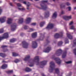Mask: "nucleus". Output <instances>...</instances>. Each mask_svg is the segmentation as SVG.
I'll return each mask as SVG.
<instances>
[{
  "mask_svg": "<svg viewBox=\"0 0 76 76\" xmlns=\"http://www.w3.org/2000/svg\"><path fill=\"white\" fill-rule=\"evenodd\" d=\"M9 37V34L8 33H4L3 35V36L0 37V41H1L3 39H5L6 38H7Z\"/></svg>",
  "mask_w": 76,
  "mask_h": 76,
  "instance_id": "3",
  "label": "nucleus"
},
{
  "mask_svg": "<svg viewBox=\"0 0 76 76\" xmlns=\"http://www.w3.org/2000/svg\"><path fill=\"white\" fill-rule=\"evenodd\" d=\"M25 70L26 72H31L32 70L28 67H27L26 68Z\"/></svg>",
  "mask_w": 76,
  "mask_h": 76,
  "instance_id": "29",
  "label": "nucleus"
},
{
  "mask_svg": "<svg viewBox=\"0 0 76 76\" xmlns=\"http://www.w3.org/2000/svg\"><path fill=\"white\" fill-rule=\"evenodd\" d=\"M38 46V45L36 41H33L32 42V48H36Z\"/></svg>",
  "mask_w": 76,
  "mask_h": 76,
  "instance_id": "9",
  "label": "nucleus"
},
{
  "mask_svg": "<svg viewBox=\"0 0 76 76\" xmlns=\"http://www.w3.org/2000/svg\"><path fill=\"white\" fill-rule=\"evenodd\" d=\"M10 5L11 6H12V3H10Z\"/></svg>",
  "mask_w": 76,
  "mask_h": 76,
  "instance_id": "60",
  "label": "nucleus"
},
{
  "mask_svg": "<svg viewBox=\"0 0 76 76\" xmlns=\"http://www.w3.org/2000/svg\"><path fill=\"white\" fill-rule=\"evenodd\" d=\"M55 71L56 73L57 74V75H58V74L59 73V70H58V69H55Z\"/></svg>",
  "mask_w": 76,
  "mask_h": 76,
  "instance_id": "36",
  "label": "nucleus"
},
{
  "mask_svg": "<svg viewBox=\"0 0 76 76\" xmlns=\"http://www.w3.org/2000/svg\"><path fill=\"white\" fill-rule=\"evenodd\" d=\"M73 21H71L69 24V25H72L73 23Z\"/></svg>",
  "mask_w": 76,
  "mask_h": 76,
  "instance_id": "54",
  "label": "nucleus"
},
{
  "mask_svg": "<svg viewBox=\"0 0 76 76\" xmlns=\"http://www.w3.org/2000/svg\"><path fill=\"white\" fill-rule=\"evenodd\" d=\"M28 63H30V64H31L30 65H29V66H30V67H33V66H34V62H30V61H28Z\"/></svg>",
  "mask_w": 76,
  "mask_h": 76,
  "instance_id": "34",
  "label": "nucleus"
},
{
  "mask_svg": "<svg viewBox=\"0 0 76 76\" xmlns=\"http://www.w3.org/2000/svg\"><path fill=\"white\" fill-rule=\"evenodd\" d=\"M54 58V60L56 61L57 64H60V63H61V60H60V58Z\"/></svg>",
  "mask_w": 76,
  "mask_h": 76,
  "instance_id": "10",
  "label": "nucleus"
},
{
  "mask_svg": "<svg viewBox=\"0 0 76 76\" xmlns=\"http://www.w3.org/2000/svg\"><path fill=\"white\" fill-rule=\"evenodd\" d=\"M1 12H2V9H0V15H1Z\"/></svg>",
  "mask_w": 76,
  "mask_h": 76,
  "instance_id": "56",
  "label": "nucleus"
},
{
  "mask_svg": "<svg viewBox=\"0 0 76 76\" xmlns=\"http://www.w3.org/2000/svg\"><path fill=\"white\" fill-rule=\"evenodd\" d=\"M4 32V29L2 28L0 29V34H3Z\"/></svg>",
  "mask_w": 76,
  "mask_h": 76,
  "instance_id": "38",
  "label": "nucleus"
},
{
  "mask_svg": "<svg viewBox=\"0 0 76 76\" xmlns=\"http://www.w3.org/2000/svg\"><path fill=\"white\" fill-rule=\"evenodd\" d=\"M23 22V18H21L19 20L18 23H22Z\"/></svg>",
  "mask_w": 76,
  "mask_h": 76,
  "instance_id": "28",
  "label": "nucleus"
},
{
  "mask_svg": "<svg viewBox=\"0 0 76 76\" xmlns=\"http://www.w3.org/2000/svg\"><path fill=\"white\" fill-rule=\"evenodd\" d=\"M40 36L39 38L37 39V41H42L44 39V38H45L44 34H40Z\"/></svg>",
  "mask_w": 76,
  "mask_h": 76,
  "instance_id": "5",
  "label": "nucleus"
},
{
  "mask_svg": "<svg viewBox=\"0 0 76 76\" xmlns=\"http://www.w3.org/2000/svg\"><path fill=\"white\" fill-rule=\"evenodd\" d=\"M20 36H21V37H23V33H22L20 34Z\"/></svg>",
  "mask_w": 76,
  "mask_h": 76,
  "instance_id": "57",
  "label": "nucleus"
},
{
  "mask_svg": "<svg viewBox=\"0 0 76 76\" xmlns=\"http://www.w3.org/2000/svg\"><path fill=\"white\" fill-rule=\"evenodd\" d=\"M28 26H25L24 27V29H27L28 28Z\"/></svg>",
  "mask_w": 76,
  "mask_h": 76,
  "instance_id": "44",
  "label": "nucleus"
},
{
  "mask_svg": "<svg viewBox=\"0 0 76 76\" xmlns=\"http://www.w3.org/2000/svg\"><path fill=\"white\" fill-rule=\"evenodd\" d=\"M31 18H27L26 20V24H28L31 22Z\"/></svg>",
  "mask_w": 76,
  "mask_h": 76,
  "instance_id": "17",
  "label": "nucleus"
},
{
  "mask_svg": "<svg viewBox=\"0 0 76 76\" xmlns=\"http://www.w3.org/2000/svg\"><path fill=\"white\" fill-rule=\"evenodd\" d=\"M11 27L12 31H14L16 30V24L15 23L12 24L11 26Z\"/></svg>",
  "mask_w": 76,
  "mask_h": 76,
  "instance_id": "8",
  "label": "nucleus"
},
{
  "mask_svg": "<svg viewBox=\"0 0 76 76\" xmlns=\"http://www.w3.org/2000/svg\"><path fill=\"white\" fill-rule=\"evenodd\" d=\"M50 68L49 69V71L50 73H52L54 69V68H55V64L53 61L50 62Z\"/></svg>",
  "mask_w": 76,
  "mask_h": 76,
  "instance_id": "2",
  "label": "nucleus"
},
{
  "mask_svg": "<svg viewBox=\"0 0 76 76\" xmlns=\"http://www.w3.org/2000/svg\"><path fill=\"white\" fill-rule=\"evenodd\" d=\"M74 2H76V0H73Z\"/></svg>",
  "mask_w": 76,
  "mask_h": 76,
  "instance_id": "64",
  "label": "nucleus"
},
{
  "mask_svg": "<svg viewBox=\"0 0 76 76\" xmlns=\"http://www.w3.org/2000/svg\"><path fill=\"white\" fill-rule=\"evenodd\" d=\"M54 38L56 39H57L59 38L60 37V35L58 33H56L54 35Z\"/></svg>",
  "mask_w": 76,
  "mask_h": 76,
  "instance_id": "19",
  "label": "nucleus"
},
{
  "mask_svg": "<svg viewBox=\"0 0 76 76\" xmlns=\"http://www.w3.org/2000/svg\"><path fill=\"white\" fill-rule=\"evenodd\" d=\"M66 64H71V63H72V61H69L67 62H66Z\"/></svg>",
  "mask_w": 76,
  "mask_h": 76,
  "instance_id": "43",
  "label": "nucleus"
},
{
  "mask_svg": "<svg viewBox=\"0 0 76 76\" xmlns=\"http://www.w3.org/2000/svg\"><path fill=\"white\" fill-rule=\"evenodd\" d=\"M16 41V39L13 38L12 39H11L10 40V42H11V43H13V42H15Z\"/></svg>",
  "mask_w": 76,
  "mask_h": 76,
  "instance_id": "23",
  "label": "nucleus"
},
{
  "mask_svg": "<svg viewBox=\"0 0 76 76\" xmlns=\"http://www.w3.org/2000/svg\"><path fill=\"white\" fill-rule=\"evenodd\" d=\"M17 5L18 7H21V4L20 3H17Z\"/></svg>",
  "mask_w": 76,
  "mask_h": 76,
  "instance_id": "48",
  "label": "nucleus"
},
{
  "mask_svg": "<svg viewBox=\"0 0 76 76\" xmlns=\"http://www.w3.org/2000/svg\"><path fill=\"white\" fill-rule=\"evenodd\" d=\"M31 25L33 26H35L36 25V23H33L31 24Z\"/></svg>",
  "mask_w": 76,
  "mask_h": 76,
  "instance_id": "50",
  "label": "nucleus"
},
{
  "mask_svg": "<svg viewBox=\"0 0 76 76\" xmlns=\"http://www.w3.org/2000/svg\"><path fill=\"white\" fill-rule=\"evenodd\" d=\"M66 9H68L69 11H70L71 10V7H69L66 8Z\"/></svg>",
  "mask_w": 76,
  "mask_h": 76,
  "instance_id": "46",
  "label": "nucleus"
},
{
  "mask_svg": "<svg viewBox=\"0 0 76 76\" xmlns=\"http://www.w3.org/2000/svg\"><path fill=\"white\" fill-rule=\"evenodd\" d=\"M72 75V72H70L67 76H71Z\"/></svg>",
  "mask_w": 76,
  "mask_h": 76,
  "instance_id": "53",
  "label": "nucleus"
},
{
  "mask_svg": "<svg viewBox=\"0 0 76 76\" xmlns=\"http://www.w3.org/2000/svg\"><path fill=\"white\" fill-rule=\"evenodd\" d=\"M19 59H16L14 61V62L15 63H18V62H19Z\"/></svg>",
  "mask_w": 76,
  "mask_h": 76,
  "instance_id": "41",
  "label": "nucleus"
},
{
  "mask_svg": "<svg viewBox=\"0 0 76 76\" xmlns=\"http://www.w3.org/2000/svg\"><path fill=\"white\" fill-rule=\"evenodd\" d=\"M63 13H64V11H62L61 12V14L62 15H63Z\"/></svg>",
  "mask_w": 76,
  "mask_h": 76,
  "instance_id": "59",
  "label": "nucleus"
},
{
  "mask_svg": "<svg viewBox=\"0 0 76 76\" xmlns=\"http://www.w3.org/2000/svg\"><path fill=\"white\" fill-rule=\"evenodd\" d=\"M63 44V42L61 41L58 42V46H61Z\"/></svg>",
  "mask_w": 76,
  "mask_h": 76,
  "instance_id": "37",
  "label": "nucleus"
},
{
  "mask_svg": "<svg viewBox=\"0 0 76 76\" xmlns=\"http://www.w3.org/2000/svg\"><path fill=\"white\" fill-rule=\"evenodd\" d=\"M45 23V22L44 21L41 22L40 24V27H42L44 26Z\"/></svg>",
  "mask_w": 76,
  "mask_h": 76,
  "instance_id": "32",
  "label": "nucleus"
},
{
  "mask_svg": "<svg viewBox=\"0 0 76 76\" xmlns=\"http://www.w3.org/2000/svg\"><path fill=\"white\" fill-rule=\"evenodd\" d=\"M22 44L23 45V47L24 48H27L29 45V44L26 41H23L22 42Z\"/></svg>",
  "mask_w": 76,
  "mask_h": 76,
  "instance_id": "4",
  "label": "nucleus"
},
{
  "mask_svg": "<svg viewBox=\"0 0 76 76\" xmlns=\"http://www.w3.org/2000/svg\"><path fill=\"white\" fill-rule=\"evenodd\" d=\"M20 2V3H23V4H26V2L25 1H23V0H18Z\"/></svg>",
  "mask_w": 76,
  "mask_h": 76,
  "instance_id": "35",
  "label": "nucleus"
},
{
  "mask_svg": "<svg viewBox=\"0 0 76 76\" xmlns=\"http://www.w3.org/2000/svg\"><path fill=\"white\" fill-rule=\"evenodd\" d=\"M0 56L2 57V58H4L6 56V55L3 53H0Z\"/></svg>",
  "mask_w": 76,
  "mask_h": 76,
  "instance_id": "27",
  "label": "nucleus"
},
{
  "mask_svg": "<svg viewBox=\"0 0 76 76\" xmlns=\"http://www.w3.org/2000/svg\"><path fill=\"white\" fill-rule=\"evenodd\" d=\"M2 63H6V62L5 61H4V60L2 61Z\"/></svg>",
  "mask_w": 76,
  "mask_h": 76,
  "instance_id": "63",
  "label": "nucleus"
},
{
  "mask_svg": "<svg viewBox=\"0 0 76 76\" xmlns=\"http://www.w3.org/2000/svg\"><path fill=\"white\" fill-rule=\"evenodd\" d=\"M48 2V0H43L41 1L42 4H40V6L42 8L38 7V6H36V7L39 9H43L44 10H46L47 9V7L45 3H47Z\"/></svg>",
  "mask_w": 76,
  "mask_h": 76,
  "instance_id": "1",
  "label": "nucleus"
},
{
  "mask_svg": "<svg viewBox=\"0 0 76 76\" xmlns=\"http://www.w3.org/2000/svg\"><path fill=\"white\" fill-rule=\"evenodd\" d=\"M70 29H73L74 30L75 29V28H74V26H71V28H70Z\"/></svg>",
  "mask_w": 76,
  "mask_h": 76,
  "instance_id": "47",
  "label": "nucleus"
},
{
  "mask_svg": "<svg viewBox=\"0 0 76 76\" xmlns=\"http://www.w3.org/2000/svg\"><path fill=\"white\" fill-rule=\"evenodd\" d=\"M30 58V56H27L26 57H25V58L24 59V61H28Z\"/></svg>",
  "mask_w": 76,
  "mask_h": 76,
  "instance_id": "26",
  "label": "nucleus"
},
{
  "mask_svg": "<svg viewBox=\"0 0 76 76\" xmlns=\"http://www.w3.org/2000/svg\"><path fill=\"white\" fill-rule=\"evenodd\" d=\"M6 17L5 16L3 17L0 18V22L1 23H4V22L6 21Z\"/></svg>",
  "mask_w": 76,
  "mask_h": 76,
  "instance_id": "14",
  "label": "nucleus"
},
{
  "mask_svg": "<svg viewBox=\"0 0 76 76\" xmlns=\"http://www.w3.org/2000/svg\"><path fill=\"white\" fill-rule=\"evenodd\" d=\"M7 67V65L6 64H4L1 67V68L2 69H6Z\"/></svg>",
  "mask_w": 76,
  "mask_h": 76,
  "instance_id": "21",
  "label": "nucleus"
},
{
  "mask_svg": "<svg viewBox=\"0 0 76 76\" xmlns=\"http://www.w3.org/2000/svg\"><path fill=\"white\" fill-rule=\"evenodd\" d=\"M12 19L9 18L8 19L7 21V23L8 24H10L12 23Z\"/></svg>",
  "mask_w": 76,
  "mask_h": 76,
  "instance_id": "30",
  "label": "nucleus"
},
{
  "mask_svg": "<svg viewBox=\"0 0 76 76\" xmlns=\"http://www.w3.org/2000/svg\"><path fill=\"white\" fill-rule=\"evenodd\" d=\"M6 72L7 74H10V73H13V70H12L7 71Z\"/></svg>",
  "mask_w": 76,
  "mask_h": 76,
  "instance_id": "33",
  "label": "nucleus"
},
{
  "mask_svg": "<svg viewBox=\"0 0 76 76\" xmlns=\"http://www.w3.org/2000/svg\"><path fill=\"white\" fill-rule=\"evenodd\" d=\"M74 53L75 55L76 56V48L74 50Z\"/></svg>",
  "mask_w": 76,
  "mask_h": 76,
  "instance_id": "49",
  "label": "nucleus"
},
{
  "mask_svg": "<svg viewBox=\"0 0 76 76\" xmlns=\"http://www.w3.org/2000/svg\"><path fill=\"white\" fill-rule=\"evenodd\" d=\"M63 4H62L61 5H60V7L61 9H62V8H63L64 7H65V5H64L63 6Z\"/></svg>",
  "mask_w": 76,
  "mask_h": 76,
  "instance_id": "45",
  "label": "nucleus"
},
{
  "mask_svg": "<svg viewBox=\"0 0 76 76\" xmlns=\"http://www.w3.org/2000/svg\"><path fill=\"white\" fill-rule=\"evenodd\" d=\"M39 57L38 56H36L33 60V62L37 63V65L39 64Z\"/></svg>",
  "mask_w": 76,
  "mask_h": 76,
  "instance_id": "6",
  "label": "nucleus"
},
{
  "mask_svg": "<svg viewBox=\"0 0 76 76\" xmlns=\"http://www.w3.org/2000/svg\"><path fill=\"white\" fill-rule=\"evenodd\" d=\"M45 18H48V17H49V15H50V12H49L48 11L47 12H45Z\"/></svg>",
  "mask_w": 76,
  "mask_h": 76,
  "instance_id": "24",
  "label": "nucleus"
},
{
  "mask_svg": "<svg viewBox=\"0 0 76 76\" xmlns=\"http://www.w3.org/2000/svg\"><path fill=\"white\" fill-rule=\"evenodd\" d=\"M53 28V25L52 24L49 23L46 28V29H52Z\"/></svg>",
  "mask_w": 76,
  "mask_h": 76,
  "instance_id": "15",
  "label": "nucleus"
},
{
  "mask_svg": "<svg viewBox=\"0 0 76 76\" xmlns=\"http://www.w3.org/2000/svg\"><path fill=\"white\" fill-rule=\"evenodd\" d=\"M37 36V32L33 33L32 34V37L33 38H35Z\"/></svg>",
  "mask_w": 76,
  "mask_h": 76,
  "instance_id": "20",
  "label": "nucleus"
},
{
  "mask_svg": "<svg viewBox=\"0 0 76 76\" xmlns=\"http://www.w3.org/2000/svg\"><path fill=\"white\" fill-rule=\"evenodd\" d=\"M62 54V50L60 49L56 51V54L57 56H60Z\"/></svg>",
  "mask_w": 76,
  "mask_h": 76,
  "instance_id": "7",
  "label": "nucleus"
},
{
  "mask_svg": "<svg viewBox=\"0 0 76 76\" xmlns=\"http://www.w3.org/2000/svg\"><path fill=\"white\" fill-rule=\"evenodd\" d=\"M66 4L67 6H70V4L69 2H67L66 3Z\"/></svg>",
  "mask_w": 76,
  "mask_h": 76,
  "instance_id": "52",
  "label": "nucleus"
},
{
  "mask_svg": "<svg viewBox=\"0 0 76 76\" xmlns=\"http://www.w3.org/2000/svg\"><path fill=\"white\" fill-rule=\"evenodd\" d=\"M10 48H13V47L11 46H10Z\"/></svg>",
  "mask_w": 76,
  "mask_h": 76,
  "instance_id": "62",
  "label": "nucleus"
},
{
  "mask_svg": "<svg viewBox=\"0 0 76 76\" xmlns=\"http://www.w3.org/2000/svg\"><path fill=\"white\" fill-rule=\"evenodd\" d=\"M57 12H55L53 14V15L52 16V18L53 19H54V18H57Z\"/></svg>",
  "mask_w": 76,
  "mask_h": 76,
  "instance_id": "22",
  "label": "nucleus"
},
{
  "mask_svg": "<svg viewBox=\"0 0 76 76\" xmlns=\"http://www.w3.org/2000/svg\"><path fill=\"white\" fill-rule=\"evenodd\" d=\"M67 55V51L65 50L63 53L62 56V58H64L66 57V55Z\"/></svg>",
  "mask_w": 76,
  "mask_h": 76,
  "instance_id": "16",
  "label": "nucleus"
},
{
  "mask_svg": "<svg viewBox=\"0 0 76 76\" xmlns=\"http://www.w3.org/2000/svg\"><path fill=\"white\" fill-rule=\"evenodd\" d=\"M57 31V29L56 28L54 29L53 31L54 32H56V31Z\"/></svg>",
  "mask_w": 76,
  "mask_h": 76,
  "instance_id": "58",
  "label": "nucleus"
},
{
  "mask_svg": "<svg viewBox=\"0 0 76 76\" xmlns=\"http://www.w3.org/2000/svg\"><path fill=\"white\" fill-rule=\"evenodd\" d=\"M18 56H19V54L15 52L12 53V56H13V57H16Z\"/></svg>",
  "mask_w": 76,
  "mask_h": 76,
  "instance_id": "31",
  "label": "nucleus"
},
{
  "mask_svg": "<svg viewBox=\"0 0 76 76\" xmlns=\"http://www.w3.org/2000/svg\"><path fill=\"white\" fill-rule=\"evenodd\" d=\"M73 43L74 44V45L76 46V39H75L74 40Z\"/></svg>",
  "mask_w": 76,
  "mask_h": 76,
  "instance_id": "40",
  "label": "nucleus"
},
{
  "mask_svg": "<svg viewBox=\"0 0 76 76\" xmlns=\"http://www.w3.org/2000/svg\"><path fill=\"white\" fill-rule=\"evenodd\" d=\"M29 6H30V5H28V4H27V7H29Z\"/></svg>",
  "mask_w": 76,
  "mask_h": 76,
  "instance_id": "61",
  "label": "nucleus"
},
{
  "mask_svg": "<svg viewBox=\"0 0 76 76\" xmlns=\"http://www.w3.org/2000/svg\"><path fill=\"white\" fill-rule=\"evenodd\" d=\"M47 61H44L40 62V64L41 66H44L45 65L47 64Z\"/></svg>",
  "mask_w": 76,
  "mask_h": 76,
  "instance_id": "18",
  "label": "nucleus"
},
{
  "mask_svg": "<svg viewBox=\"0 0 76 76\" xmlns=\"http://www.w3.org/2000/svg\"><path fill=\"white\" fill-rule=\"evenodd\" d=\"M34 31V29L33 28H30V31H28V32H32V31Z\"/></svg>",
  "mask_w": 76,
  "mask_h": 76,
  "instance_id": "51",
  "label": "nucleus"
},
{
  "mask_svg": "<svg viewBox=\"0 0 76 76\" xmlns=\"http://www.w3.org/2000/svg\"><path fill=\"white\" fill-rule=\"evenodd\" d=\"M65 42V44H68V43H69V40H68V39L66 38Z\"/></svg>",
  "mask_w": 76,
  "mask_h": 76,
  "instance_id": "39",
  "label": "nucleus"
},
{
  "mask_svg": "<svg viewBox=\"0 0 76 76\" xmlns=\"http://www.w3.org/2000/svg\"><path fill=\"white\" fill-rule=\"evenodd\" d=\"M18 9L19 10H21V11H23V10H25V8H18Z\"/></svg>",
  "mask_w": 76,
  "mask_h": 76,
  "instance_id": "42",
  "label": "nucleus"
},
{
  "mask_svg": "<svg viewBox=\"0 0 76 76\" xmlns=\"http://www.w3.org/2000/svg\"><path fill=\"white\" fill-rule=\"evenodd\" d=\"M63 19H64V20H68V19H72V16H64L63 17Z\"/></svg>",
  "mask_w": 76,
  "mask_h": 76,
  "instance_id": "13",
  "label": "nucleus"
},
{
  "mask_svg": "<svg viewBox=\"0 0 76 76\" xmlns=\"http://www.w3.org/2000/svg\"><path fill=\"white\" fill-rule=\"evenodd\" d=\"M46 41L47 44H48V43H50V41H49L47 39L46 40Z\"/></svg>",
  "mask_w": 76,
  "mask_h": 76,
  "instance_id": "55",
  "label": "nucleus"
},
{
  "mask_svg": "<svg viewBox=\"0 0 76 76\" xmlns=\"http://www.w3.org/2000/svg\"><path fill=\"white\" fill-rule=\"evenodd\" d=\"M51 50V47H48L47 48L45 49V50L43 51V52L44 53H49L50 51Z\"/></svg>",
  "mask_w": 76,
  "mask_h": 76,
  "instance_id": "12",
  "label": "nucleus"
},
{
  "mask_svg": "<svg viewBox=\"0 0 76 76\" xmlns=\"http://www.w3.org/2000/svg\"><path fill=\"white\" fill-rule=\"evenodd\" d=\"M6 47H7V46L3 45L1 46V48L3 49V52L4 53H5V52H7V51H9V50H8V49H4V48H6Z\"/></svg>",
  "mask_w": 76,
  "mask_h": 76,
  "instance_id": "11",
  "label": "nucleus"
},
{
  "mask_svg": "<svg viewBox=\"0 0 76 76\" xmlns=\"http://www.w3.org/2000/svg\"><path fill=\"white\" fill-rule=\"evenodd\" d=\"M66 34L67 37L69 38V39H72L73 38L72 36H71L68 33H67Z\"/></svg>",
  "mask_w": 76,
  "mask_h": 76,
  "instance_id": "25",
  "label": "nucleus"
}]
</instances>
